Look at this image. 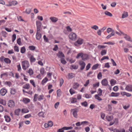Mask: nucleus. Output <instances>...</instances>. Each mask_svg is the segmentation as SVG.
<instances>
[{
    "label": "nucleus",
    "mask_w": 132,
    "mask_h": 132,
    "mask_svg": "<svg viewBox=\"0 0 132 132\" xmlns=\"http://www.w3.org/2000/svg\"><path fill=\"white\" fill-rule=\"evenodd\" d=\"M22 69L24 70H26L30 66L29 62L27 60H24L21 63Z\"/></svg>",
    "instance_id": "obj_1"
},
{
    "label": "nucleus",
    "mask_w": 132,
    "mask_h": 132,
    "mask_svg": "<svg viewBox=\"0 0 132 132\" xmlns=\"http://www.w3.org/2000/svg\"><path fill=\"white\" fill-rule=\"evenodd\" d=\"M44 99V97L43 95H40L38 96V95L35 94L34 96L33 101L34 102H36L38 100L40 101Z\"/></svg>",
    "instance_id": "obj_2"
},
{
    "label": "nucleus",
    "mask_w": 132,
    "mask_h": 132,
    "mask_svg": "<svg viewBox=\"0 0 132 132\" xmlns=\"http://www.w3.org/2000/svg\"><path fill=\"white\" fill-rule=\"evenodd\" d=\"M119 31L121 34L123 35L124 38L127 40L132 42V40L129 36L127 35V34L124 33L123 32L121 31L120 30H119Z\"/></svg>",
    "instance_id": "obj_3"
},
{
    "label": "nucleus",
    "mask_w": 132,
    "mask_h": 132,
    "mask_svg": "<svg viewBox=\"0 0 132 132\" xmlns=\"http://www.w3.org/2000/svg\"><path fill=\"white\" fill-rule=\"evenodd\" d=\"M69 38L72 40H75L77 38V36L76 34L73 32H71L69 35Z\"/></svg>",
    "instance_id": "obj_4"
},
{
    "label": "nucleus",
    "mask_w": 132,
    "mask_h": 132,
    "mask_svg": "<svg viewBox=\"0 0 132 132\" xmlns=\"http://www.w3.org/2000/svg\"><path fill=\"white\" fill-rule=\"evenodd\" d=\"M84 42V40L83 39L79 38L76 42L74 43V45L77 46L78 44L81 45Z\"/></svg>",
    "instance_id": "obj_5"
},
{
    "label": "nucleus",
    "mask_w": 132,
    "mask_h": 132,
    "mask_svg": "<svg viewBox=\"0 0 132 132\" xmlns=\"http://www.w3.org/2000/svg\"><path fill=\"white\" fill-rule=\"evenodd\" d=\"M79 64L80 65V69L81 70H83L85 68L86 64L85 62L82 61H80L79 62Z\"/></svg>",
    "instance_id": "obj_6"
},
{
    "label": "nucleus",
    "mask_w": 132,
    "mask_h": 132,
    "mask_svg": "<svg viewBox=\"0 0 132 132\" xmlns=\"http://www.w3.org/2000/svg\"><path fill=\"white\" fill-rule=\"evenodd\" d=\"M71 112H72V114L73 115V117L76 118H77V109H72L71 110Z\"/></svg>",
    "instance_id": "obj_7"
},
{
    "label": "nucleus",
    "mask_w": 132,
    "mask_h": 132,
    "mask_svg": "<svg viewBox=\"0 0 132 132\" xmlns=\"http://www.w3.org/2000/svg\"><path fill=\"white\" fill-rule=\"evenodd\" d=\"M41 24L42 23L39 21L37 20L36 21V25L37 31H40Z\"/></svg>",
    "instance_id": "obj_8"
},
{
    "label": "nucleus",
    "mask_w": 132,
    "mask_h": 132,
    "mask_svg": "<svg viewBox=\"0 0 132 132\" xmlns=\"http://www.w3.org/2000/svg\"><path fill=\"white\" fill-rule=\"evenodd\" d=\"M7 104L9 107L12 108L14 106L15 103L12 100H10L8 102Z\"/></svg>",
    "instance_id": "obj_9"
},
{
    "label": "nucleus",
    "mask_w": 132,
    "mask_h": 132,
    "mask_svg": "<svg viewBox=\"0 0 132 132\" xmlns=\"http://www.w3.org/2000/svg\"><path fill=\"white\" fill-rule=\"evenodd\" d=\"M8 3V4H6L5 6H14L16 4V1H12V2H9Z\"/></svg>",
    "instance_id": "obj_10"
},
{
    "label": "nucleus",
    "mask_w": 132,
    "mask_h": 132,
    "mask_svg": "<svg viewBox=\"0 0 132 132\" xmlns=\"http://www.w3.org/2000/svg\"><path fill=\"white\" fill-rule=\"evenodd\" d=\"M50 19L53 23H54L56 22L58 20L57 18L54 16L51 17Z\"/></svg>",
    "instance_id": "obj_11"
},
{
    "label": "nucleus",
    "mask_w": 132,
    "mask_h": 132,
    "mask_svg": "<svg viewBox=\"0 0 132 132\" xmlns=\"http://www.w3.org/2000/svg\"><path fill=\"white\" fill-rule=\"evenodd\" d=\"M121 94L122 96L126 95L127 97H130L131 96V94L125 92H121Z\"/></svg>",
    "instance_id": "obj_12"
},
{
    "label": "nucleus",
    "mask_w": 132,
    "mask_h": 132,
    "mask_svg": "<svg viewBox=\"0 0 132 132\" xmlns=\"http://www.w3.org/2000/svg\"><path fill=\"white\" fill-rule=\"evenodd\" d=\"M80 86L78 82H74L72 86L73 88L75 90L77 89Z\"/></svg>",
    "instance_id": "obj_13"
},
{
    "label": "nucleus",
    "mask_w": 132,
    "mask_h": 132,
    "mask_svg": "<svg viewBox=\"0 0 132 132\" xmlns=\"http://www.w3.org/2000/svg\"><path fill=\"white\" fill-rule=\"evenodd\" d=\"M125 89L128 91L132 92V85H128L126 86Z\"/></svg>",
    "instance_id": "obj_14"
},
{
    "label": "nucleus",
    "mask_w": 132,
    "mask_h": 132,
    "mask_svg": "<svg viewBox=\"0 0 132 132\" xmlns=\"http://www.w3.org/2000/svg\"><path fill=\"white\" fill-rule=\"evenodd\" d=\"M101 83L103 86H106L108 85V80L106 79H104L102 80Z\"/></svg>",
    "instance_id": "obj_15"
},
{
    "label": "nucleus",
    "mask_w": 132,
    "mask_h": 132,
    "mask_svg": "<svg viewBox=\"0 0 132 132\" xmlns=\"http://www.w3.org/2000/svg\"><path fill=\"white\" fill-rule=\"evenodd\" d=\"M40 31H38L37 30V33L36 35V38L37 39L39 40L40 39L41 36V34L39 32Z\"/></svg>",
    "instance_id": "obj_16"
},
{
    "label": "nucleus",
    "mask_w": 132,
    "mask_h": 132,
    "mask_svg": "<svg viewBox=\"0 0 132 132\" xmlns=\"http://www.w3.org/2000/svg\"><path fill=\"white\" fill-rule=\"evenodd\" d=\"M7 92L6 90L4 88L2 89L0 91V93L2 96H4Z\"/></svg>",
    "instance_id": "obj_17"
},
{
    "label": "nucleus",
    "mask_w": 132,
    "mask_h": 132,
    "mask_svg": "<svg viewBox=\"0 0 132 132\" xmlns=\"http://www.w3.org/2000/svg\"><path fill=\"white\" fill-rule=\"evenodd\" d=\"M120 95V93H114L112 92L111 94V96L112 97H117Z\"/></svg>",
    "instance_id": "obj_18"
},
{
    "label": "nucleus",
    "mask_w": 132,
    "mask_h": 132,
    "mask_svg": "<svg viewBox=\"0 0 132 132\" xmlns=\"http://www.w3.org/2000/svg\"><path fill=\"white\" fill-rule=\"evenodd\" d=\"M88 56L87 54H84L83 53L82 56V60H85L88 59Z\"/></svg>",
    "instance_id": "obj_19"
},
{
    "label": "nucleus",
    "mask_w": 132,
    "mask_h": 132,
    "mask_svg": "<svg viewBox=\"0 0 132 132\" xmlns=\"http://www.w3.org/2000/svg\"><path fill=\"white\" fill-rule=\"evenodd\" d=\"M101 96L98 94H96L94 96L95 98L98 101H101L102 100V99L100 97V96Z\"/></svg>",
    "instance_id": "obj_20"
},
{
    "label": "nucleus",
    "mask_w": 132,
    "mask_h": 132,
    "mask_svg": "<svg viewBox=\"0 0 132 132\" xmlns=\"http://www.w3.org/2000/svg\"><path fill=\"white\" fill-rule=\"evenodd\" d=\"M128 16V13L127 12L124 11L122 14V18L123 19L125 18Z\"/></svg>",
    "instance_id": "obj_21"
},
{
    "label": "nucleus",
    "mask_w": 132,
    "mask_h": 132,
    "mask_svg": "<svg viewBox=\"0 0 132 132\" xmlns=\"http://www.w3.org/2000/svg\"><path fill=\"white\" fill-rule=\"evenodd\" d=\"M23 101L24 103L27 104L30 102V100L28 98H24L23 99Z\"/></svg>",
    "instance_id": "obj_22"
},
{
    "label": "nucleus",
    "mask_w": 132,
    "mask_h": 132,
    "mask_svg": "<svg viewBox=\"0 0 132 132\" xmlns=\"http://www.w3.org/2000/svg\"><path fill=\"white\" fill-rule=\"evenodd\" d=\"M117 82V81L113 79H112L110 81V83L112 86H113L115 85Z\"/></svg>",
    "instance_id": "obj_23"
},
{
    "label": "nucleus",
    "mask_w": 132,
    "mask_h": 132,
    "mask_svg": "<svg viewBox=\"0 0 132 132\" xmlns=\"http://www.w3.org/2000/svg\"><path fill=\"white\" fill-rule=\"evenodd\" d=\"M57 55L60 58L64 57V54L61 52L60 51L59 52Z\"/></svg>",
    "instance_id": "obj_24"
},
{
    "label": "nucleus",
    "mask_w": 132,
    "mask_h": 132,
    "mask_svg": "<svg viewBox=\"0 0 132 132\" xmlns=\"http://www.w3.org/2000/svg\"><path fill=\"white\" fill-rule=\"evenodd\" d=\"M29 111V110L26 108H23L21 109V112L23 113H28Z\"/></svg>",
    "instance_id": "obj_25"
},
{
    "label": "nucleus",
    "mask_w": 132,
    "mask_h": 132,
    "mask_svg": "<svg viewBox=\"0 0 132 132\" xmlns=\"http://www.w3.org/2000/svg\"><path fill=\"white\" fill-rule=\"evenodd\" d=\"M4 118H5V121L6 122H8L10 121L11 119L9 116L7 115L5 116Z\"/></svg>",
    "instance_id": "obj_26"
},
{
    "label": "nucleus",
    "mask_w": 132,
    "mask_h": 132,
    "mask_svg": "<svg viewBox=\"0 0 132 132\" xmlns=\"http://www.w3.org/2000/svg\"><path fill=\"white\" fill-rule=\"evenodd\" d=\"M27 72L29 73L30 76H31L33 75L34 73V71L31 68L29 69V70L27 71Z\"/></svg>",
    "instance_id": "obj_27"
},
{
    "label": "nucleus",
    "mask_w": 132,
    "mask_h": 132,
    "mask_svg": "<svg viewBox=\"0 0 132 132\" xmlns=\"http://www.w3.org/2000/svg\"><path fill=\"white\" fill-rule=\"evenodd\" d=\"M28 48L30 50L34 51L35 50L36 47L34 46L31 45L29 46Z\"/></svg>",
    "instance_id": "obj_28"
},
{
    "label": "nucleus",
    "mask_w": 132,
    "mask_h": 132,
    "mask_svg": "<svg viewBox=\"0 0 132 132\" xmlns=\"http://www.w3.org/2000/svg\"><path fill=\"white\" fill-rule=\"evenodd\" d=\"M0 103L5 105L6 104V101L3 99H0Z\"/></svg>",
    "instance_id": "obj_29"
},
{
    "label": "nucleus",
    "mask_w": 132,
    "mask_h": 132,
    "mask_svg": "<svg viewBox=\"0 0 132 132\" xmlns=\"http://www.w3.org/2000/svg\"><path fill=\"white\" fill-rule=\"evenodd\" d=\"M107 53V51L105 50H102L101 52V54L102 56H103L105 55Z\"/></svg>",
    "instance_id": "obj_30"
},
{
    "label": "nucleus",
    "mask_w": 132,
    "mask_h": 132,
    "mask_svg": "<svg viewBox=\"0 0 132 132\" xmlns=\"http://www.w3.org/2000/svg\"><path fill=\"white\" fill-rule=\"evenodd\" d=\"M36 59L33 55H31L30 58V61L31 62H34L35 61Z\"/></svg>",
    "instance_id": "obj_31"
},
{
    "label": "nucleus",
    "mask_w": 132,
    "mask_h": 132,
    "mask_svg": "<svg viewBox=\"0 0 132 132\" xmlns=\"http://www.w3.org/2000/svg\"><path fill=\"white\" fill-rule=\"evenodd\" d=\"M106 119L108 121H110L112 119L113 117L112 116H106Z\"/></svg>",
    "instance_id": "obj_32"
},
{
    "label": "nucleus",
    "mask_w": 132,
    "mask_h": 132,
    "mask_svg": "<svg viewBox=\"0 0 132 132\" xmlns=\"http://www.w3.org/2000/svg\"><path fill=\"white\" fill-rule=\"evenodd\" d=\"M23 88L27 89H28L30 88V86L29 84H27L23 86Z\"/></svg>",
    "instance_id": "obj_33"
},
{
    "label": "nucleus",
    "mask_w": 132,
    "mask_h": 132,
    "mask_svg": "<svg viewBox=\"0 0 132 132\" xmlns=\"http://www.w3.org/2000/svg\"><path fill=\"white\" fill-rule=\"evenodd\" d=\"M75 75L72 73H69L68 75V78L69 79H71L73 78L74 77Z\"/></svg>",
    "instance_id": "obj_34"
},
{
    "label": "nucleus",
    "mask_w": 132,
    "mask_h": 132,
    "mask_svg": "<svg viewBox=\"0 0 132 132\" xmlns=\"http://www.w3.org/2000/svg\"><path fill=\"white\" fill-rule=\"evenodd\" d=\"M78 68V67L75 65H71L70 68L71 69H76Z\"/></svg>",
    "instance_id": "obj_35"
},
{
    "label": "nucleus",
    "mask_w": 132,
    "mask_h": 132,
    "mask_svg": "<svg viewBox=\"0 0 132 132\" xmlns=\"http://www.w3.org/2000/svg\"><path fill=\"white\" fill-rule=\"evenodd\" d=\"M105 14L106 15L110 17H111L112 16V14L111 13L107 11H106L105 12Z\"/></svg>",
    "instance_id": "obj_36"
},
{
    "label": "nucleus",
    "mask_w": 132,
    "mask_h": 132,
    "mask_svg": "<svg viewBox=\"0 0 132 132\" xmlns=\"http://www.w3.org/2000/svg\"><path fill=\"white\" fill-rule=\"evenodd\" d=\"M69 92L70 94L71 95H72L74 94H75L76 93V92L74 90L73 88H71L69 90Z\"/></svg>",
    "instance_id": "obj_37"
},
{
    "label": "nucleus",
    "mask_w": 132,
    "mask_h": 132,
    "mask_svg": "<svg viewBox=\"0 0 132 132\" xmlns=\"http://www.w3.org/2000/svg\"><path fill=\"white\" fill-rule=\"evenodd\" d=\"M61 91L60 89H59L57 91V97H60L61 95Z\"/></svg>",
    "instance_id": "obj_38"
},
{
    "label": "nucleus",
    "mask_w": 132,
    "mask_h": 132,
    "mask_svg": "<svg viewBox=\"0 0 132 132\" xmlns=\"http://www.w3.org/2000/svg\"><path fill=\"white\" fill-rule=\"evenodd\" d=\"M4 61L7 63H10L11 62V60L8 58H5Z\"/></svg>",
    "instance_id": "obj_39"
},
{
    "label": "nucleus",
    "mask_w": 132,
    "mask_h": 132,
    "mask_svg": "<svg viewBox=\"0 0 132 132\" xmlns=\"http://www.w3.org/2000/svg\"><path fill=\"white\" fill-rule=\"evenodd\" d=\"M83 96L87 98H89L91 97V96L90 95L87 94H84Z\"/></svg>",
    "instance_id": "obj_40"
},
{
    "label": "nucleus",
    "mask_w": 132,
    "mask_h": 132,
    "mask_svg": "<svg viewBox=\"0 0 132 132\" xmlns=\"http://www.w3.org/2000/svg\"><path fill=\"white\" fill-rule=\"evenodd\" d=\"M83 54V53H79L76 56V58L78 59L80 57H81L82 58V56Z\"/></svg>",
    "instance_id": "obj_41"
},
{
    "label": "nucleus",
    "mask_w": 132,
    "mask_h": 132,
    "mask_svg": "<svg viewBox=\"0 0 132 132\" xmlns=\"http://www.w3.org/2000/svg\"><path fill=\"white\" fill-rule=\"evenodd\" d=\"M77 102V100L76 98H72L71 100V103H74Z\"/></svg>",
    "instance_id": "obj_42"
},
{
    "label": "nucleus",
    "mask_w": 132,
    "mask_h": 132,
    "mask_svg": "<svg viewBox=\"0 0 132 132\" xmlns=\"http://www.w3.org/2000/svg\"><path fill=\"white\" fill-rule=\"evenodd\" d=\"M26 49L24 47H23L21 48L20 51L21 53H23L25 52Z\"/></svg>",
    "instance_id": "obj_43"
},
{
    "label": "nucleus",
    "mask_w": 132,
    "mask_h": 132,
    "mask_svg": "<svg viewBox=\"0 0 132 132\" xmlns=\"http://www.w3.org/2000/svg\"><path fill=\"white\" fill-rule=\"evenodd\" d=\"M48 80V79L46 77H45L44 79L42 81V84H44L46 83Z\"/></svg>",
    "instance_id": "obj_44"
},
{
    "label": "nucleus",
    "mask_w": 132,
    "mask_h": 132,
    "mask_svg": "<svg viewBox=\"0 0 132 132\" xmlns=\"http://www.w3.org/2000/svg\"><path fill=\"white\" fill-rule=\"evenodd\" d=\"M116 132H125V131L123 128L119 129L117 130Z\"/></svg>",
    "instance_id": "obj_45"
},
{
    "label": "nucleus",
    "mask_w": 132,
    "mask_h": 132,
    "mask_svg": "<svg viewBox=\"0 0 132 132\" xmlns=\"http://www.w3.org/2000/svg\"><path fill=\"white\" fill-rule=\"evenodd\" d=\"M17 43L19 45H22V44L21 42V39L20 38H18L17 40Z\"/></svg>",
    "instance_id": "obj_46"
},
{
    "label": "nucleus",
    "mask_w": 132,
    "mask_h": 132,
    "mask_svg": "<svg viewBox=\"0 0 132 132\" xmlns=\"http://www.w3.org/2000/svg\"><path fill=\"white\" fill-rule=\"evenodd\" d=\"M48 124L50 127H51L53 125V123L51 121H49L48 122Z\"/></svg>",
    "instance_id": "obj_47"
},
{
    "label": "nucleus",
    "mask_w": 132,
    "mask_h": 132,
    "mask_svg": "<svg viewBox=\"0 0 132 132\" xmlns=\"http://www.w3.org/2000/svg\"><path fill=\"white\" fill-rule=\"evenodd\" d=\"M81 123V125H82L83 126H84L85 125H87L89 124L88 122L86 121H85L82 122Z\"/></svg>",
    "instance_id": "obj_48"
},
{
    "label": "nucleus",
    "mask_w": 132,
    "mask_h": 132,
    "mask_svg": "<svg viewBox=\"0 0 132 132\" xmlns=\"http://www.w3.org/2000/svg\"><path fill=\"white\" fill-rule=\"evenodd\" d=\"M93 71H89L88 73H87V77H92L93 76H91L90 75L92 74L93 73Z\"/></svg>",
    "instance_id": "obj_49"
},
{
    "label": "nucleus",
    "mask_w": 132,
    "mask_h": 132,
    "mask_svg": "<svg viewBox=\"0 0 132 132\" xmlns=\"http://www.w3.org/2000/svg\"><path fill=\"white\" fill-rule=\"evenodd\" d=\"M98 64H96L93 66L92 69L93 70H95L98 67Z\"/></svg>",
    "instance_id": "obj_50"
},
{
    "label": "nucleus",
    "mask_w": 132,
    "mask_h": 132,
    "mask_svg": "<svg viewBox=\"0 0 132 132\" xmlns=\"http://www.w3.org/2000/svg\"><path fill=\"white\" fill-rule=\"evenodd\" d=\"M2 33L3 36L5 37H7V33L5 31H2Z\"/></svg>",
    "instance_id": "obj_51"
},
{
    "label": "nucleus",
    "mask_w": 132,
    "mask_h": 132,
    "mask_svg": "<svg viewBox=\"0 0 132 132\" xmlns=\"http://www.w3.org/2000/svg\"><path fill=\"white\" fill-rule=\"evenodd\" d=\"M66 29L69 32H71L72 31V30L71 28L69 26H67L66 27Z\"/></svg>",
    "instance_id": "obj_52"
},
{
    "label": "nucleus",
    "mask_w": 132,
    "mask_h": 132,
    "mask_svg": "<svg viewBox=\"0 0 132 132\" xmlns=\"http://www.w3.org/2000/svg\"><path fill=\"white\" fill-rule=\"evenodd\" d=\"M99 82H98L93 84V86L94 88L96 87L99 86Z\"/></svg>",
    "instance_id": "obj_53"
},
{
    "label": "nucleus",
    "mask_w": 132,
    "mask_h": 132,
    "mask_svg": "<svg viewBox=\"0 0 132 132\" xmlns=\"http://www.w3.org/2000/svg\"><path fill=\"white\" fill-rule=\"evenodd\" d=\"M91 28L92 29H93L95 30H96L98 29V27L96 25H94L92 26Z\"/></svg>",
    "instance_id": "obj_54"
},
{
    "label": "nucleus",
    "mask_w": 132,
    "mask_h": 132,
    "mask_svg": "<svg viewBox=\"0 0 132 132\" xmlns=\"http://www.w3.org/2000/svg\"><path fill=\"white\" fill-rule=\"evenodd\" d=\"M102 90L100 88H99L98 89V95H102Z\"/></svg>",
    "instance_id": "obj_55"
},
{
    "label": "nucleus",
    "mask_w": 132,
    "mask_h": 132,
    "mask_svg": "<svg viewBox=\"0 0 132 132\" xmlns=\"http://www.w3.org/2000/svg\"><path fill=\"white\" fill-rule=\"evenodd\" d=\"M81 104L82 106L85 107H86L88 105L87 102L86 101H85L81 103Z\"/></svg>",
    "instance_id": "obj_56"
},
{
    "label": "nucleus",
    "mask_w": 132,
    "mask_h": 132,
    "mask_svg": "<svg viewBox=\"0 0 132 132\" xmlns=\"http://www.w3.org/2000/svg\"><path fill=\"white\" fill-rule=\"evenodd\" d=\"M64 130H68L71 129L73 128V127H63Z\"/></svg>",
    "instance_id": "obj_57"
},
{
    "label": "nucleus",
    "mask_w": 132,
    "mask_h": 132,
    "mask_svg": "<svg viewBox=\"0 0 132 132\" xmlns=\"http://www.w3.org/2000/svg\"><path fill=\"white\" fill-rule=\"evenodd\" d=\"M30 82L34 87H36V85L35 84V82L34 80H30Z\"/></svg>",
    "instance_id": "obj_58"
},
{
    "label": "nucleus",
    "mask_w": 132,
    "mask_h": 132,
    "mask_svg": "<svg viewBox=\"0 0 132 132\" xmlns=\"http://www.w3.org/2000/svg\"><path fill=\"white\" fill-rule=\"evenodd\" d=\"M61 62L63 64H65L67 62L64 58H61Z\"/></svg>",
    "instance_id": "obj_59"
},
{
    "label": "nucleus",
    "mask_w": 132,
    "mask_h": 132,
    "mask_svg": "<svg viewBox=\"0 0 132 132\" xmlns=\"http://www.w3.org/2000/svg\"><path fill=\"white\" fill-rule=\"evenodd\" d=\"M16 35L15 34H14L13 35L12 37V41L13 42L16 39Z\"/></svg>",
    "instance_id": "obj_60"
},
{
    "label": "nucleus",
    "mask_w": 132,
    "mask_h": 132,
    "mask_svg": "<svg viewBox=\"0 0 132 132\" xmlns=\"http://www.w3.org/2000/svg\"><path fill=\"white\" fill-rule=\"evenodd\" d=\"M102 77V74L101 72H99L97 75V77L98 79H100Z\"/></svg>",
    "instance_id": "obj_61"
},
{
    "label": "nucleus",
    "mask_w": 132,
    "mask_h": 132,
    "mask_svg": "<svg viewBox=\"0 0 132 132\" xmlns=\"http://www.w3.org/2000/svg\"><path fill=\"white\" fill-rule=\"evenodd\" d=\"M101 117L103 119H104L105 117V114L102 112L100 114Z\"/></svg>",
    "instance_id": "obj_62"
},
{
    "label": "nucleus",
    "mask_w": 132,
    "mask_h": 132,
    "mask_svg": "<svg viewBox=\"0 0 132 132\" xmlns=\"http://www.w3.org/2000/svg\"><path fill=\"white\" fill-rule=\"evenodd\" d=\"M45 70L44 68H42L40 69V72L41 74L43 75L44 73Z\"/></svg>",
    "instance_id": "obj_63"
},
{
    "label": "nucleus",
    "mask_w": 132,
    "mask_h": 132,
    "mask_svg": "<svg viewBox=\"0 0 132 132\" xmlns=\"http://www.w3.org/2000/svg\"><path fill=\"white\" fill-rule=\"evenodd\" d=\"M44 113L42 112H40L39 113L38 115L39 117H44Z\"/></svg>",
    "instance_id": "obj_64"
}]
</instances>
